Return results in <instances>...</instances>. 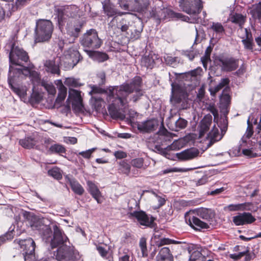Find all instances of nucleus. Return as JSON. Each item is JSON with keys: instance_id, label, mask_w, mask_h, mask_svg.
I'll list each match as a JSON object with an SVG mask.
<instances>
[{"instance_id": "412c9836", "label": "nucleus", "mask_w": 261, "mask_h": 261, "mask_svg": "<svg viewBox=\"0 0 261 261\" xmlns=\"http://www.w3.org/2000/svg\"><path fill=\"white\" fill-rule=\"evenodd\" d=\"M66 181L71 187L72 190L79 195H82L85 190L81 185L74 178L71 176H66Z\"/></svg>"}, {"instance_id": "c85d7f7f", "label": "nucleus", "mask_w": 261, "mask_h": 261, "mask_svg": "<svg viewBox=\"0 0 261 261\" xmlns=\"http://www.w3.org/2000/svg\"><path fill=\"white\" fill-rule=\"evenodd\" d=\"M130 170L131 166L126 160H122L118 163V172L119 173L128 176Z\"/></svg>"}, {"instance_id": "774afa93", "label": "nucleus", "mask_w": 261, "mask_h": 261, "mask_svg": "<svg viewBox=\"0 0 261 261\" xmlns=\"http://www.w3.org/2000/svg\"><path fill=\"white\" fill-rule=\"evenodd\" d=\"M222 88L219 84L214 87L210 88L209 91L212 95L214 96L215 94L220 91Z\"/></svg>"}, {"instance_id": "b1692460", "label": "nucleus", "mask_w": 261, "mask_h": 261, "mask_svg": "<svg viewBox=\"0 0 261 261\" xmlns=\"http://www.w3.org/2000/svg\"><path fill=\"white\" fill-rule=\"evenodd\" d=\"M222 138V136L219 134L218 129L214 126L206 137V140L208 141L207 145L208 146L212 145L216 142L220 140Z\"/></svg>"}, {"instance_id": "dca6fc26", "label": "nucleus", "mask_w": 261, "mask_h": 261, "mask_svg": "<svg viewBox=\"0 0 261 261\" xmlns=\"http://www.w3.org/2000/svg\"><path fill=\"white\" fill-rule=\"evenodd\" d=\"M199 150L195 148H191L176 153L177 158L182 161L192 160L198 156Z\"/></svg>"}, {"instance_id": "8fccbe9b", "label": "nucleus", "mask_w": 261, "mask_h": 261, "mask_svg": "<svg viewBox=\"0 0 261 261\" xmlns=\"http://www.w3.org/2000/svg\"><path fill=\"white\" fill-rule=\"evenodd\" d=\"M139 246L141 249L142 256L145 257L147 256V249L146 247V240L145 238H142L140 239Z\"/></svg>"}, {"instance_id": "4c0bfd02", "label": "nucleus", "mask_w": 261, "mask_h": 261, "mask_svg": "<svg viewBox=\"0 0 261 261\" xmlns=\"http://www.w3.org/2000/svg\"><path fill=\"white\" fill-rule=\"evenodd\" d=\"M149 5V0H136V11L140 12L146 10Z\"/></svg>"}, {"instance_id": "0eeeda50", "label": "nucleus", "mask_w": 261, "mask_h": 261, "mask_svg": "<svg viewBox=\"0 0 261 261\" xmlns=\"http://www.w3.org/2000/svg\"><path fill=\"white\" fill-rule=\"evenodd\" d=\"M80 9L75 5L67 6L58 10V21L63 22L65 19V16L68 17H75L80 16Z\"/></svg>"}, {"instance_id": "0e129e2a", "label": "nucleus", "mask_w": 261, "mask_h": 261, "mask_svg": "<svg viewBox=\"0 0 261 261\" xmlns=\"http://www.w3.org/2000/svg\"><path fill=\"white\" fill-rule=\"evenodd\" d=\"M175 241L172 240L171 239H168V238H163L161 239L160 243L159 244V246H162L166 244H170L175 243Z\"/></svg>"}, {"instance_id": "bb28decb", "label": "nucleus", "mask_w": 261, "mask_h": 261, "mask_svg": "<svg viewBox=\"0 0 261 261\" xmlns=\"http://www.w3.org/2000/svg\"><path fill=\"white\" fill-rule=\"evenodd\" d=\"M87 184L89 193L98 203H100L101 201L99 200V197L101 196V192L97 186L94 182L90 180L87 181Z\"/></svg>"}, {"instance_id": "9b49d317", "label": "nucleus", "mask_w": 261, "mask_h": 261, "mask_svg": "<svg viewBox=\"0 0 261 261\" xmlns=\"http://www.w3.org/2000/svg\"><path fill=\"white\" fill-rule=\"evenodd\" d=\"M69 98L72 100V108L75 110L80 111L82 110L83 105L80 91L70 89L69 91Z\"/></svg>"}, {"instance_id": "7c9ffc66", "label": "nucleus", "mask_w": 261, "mask_h": 261, "mask_svg": "<svg viewBox=\"0 0 261 261\" xmlns=\"http://www.w3.org/2000/svg\"><path fill=\"white\" fill-rule=\"evenodd\" d=\"M86 51L91 58L99 62L105 61L108 58V55L103 53L93 50H87Z\"/></svg>"}, {"instance_id": "09e8293b", "label": "nucleus", "mask_w": 261, "mask_h": 261, "mask_svg": "<svg viewBox=\"0 0 261 261\" xmlns=\"http://www.w3.org/2000/svg\"><path fill=\"white\" fill-rule=\"evenodd\" d=\"M107 91L103 88L98 87L97 86H91V90L89 92V94L94 96L95 94H102L106 93Z\"/></svg>"}, {"instance_id": "ddd939ff", "label": "nucleus", "mask_w": 261, "mask_h": 261, "mask_svg": "<svg viewBox=\"0 0 261 261\" xmlns=\"http://www.w3.org/2000/svg\"><path fill=\"white\" fill-rule=\"evenodd\" d=\"M255 221V218L249 213H240L232 218V221L237 226L251 224Z\"/></svg>"}, {"instance_id": "cd10ccee", "label": "nucleus", "mask_w": 261, "mask_h": 261, "mask_svg": "<svg viewBox=\"0 0 261 261\" xmlns=\"http://www.w3.org/2000/svg\"><path fill=\"white\" fill-rule=\"evenodd\" d=\"M82 28V24L81 23L77 24L70 23L67 24L66 30L69 35L77 38L81 32Z\"/></svg>"}, {"instance_id": "052dcab7", "label": "nucleus", "mask_w": 261, "mask_h": 261, "mask_svg": "<svg viewBox=\"0 0 261 261\" xmlns=\"http://www.w3.org/2000/svg\"><path fill=\"white\" fill-rule=\"evenodd\" d=\"M142 26L140 25V27L138 30H134V32L132 30L131 37L134 39H137L140 37L141 32L142 31Z\"/></svg>"}, {"instance_id": "4d7b16f0", "label": "nucleus", "mask_w": 261, "mask_h": 261, "mask_svg": "<svg viewBox=\"0 0 261 261\" xmlns=\"http://www.w3.org/2000/svg\"><path fill=\"white\" fill-rule=\"evenodd\" d=\"M225 211L233 212V211H240V203L236 204H229L224 207Z\"/></svg>"}, {"instance_id": "f3484780", "label": "nucleus", "mask_w": 261, "mask_h": 261, "mask_svg": "<svg viewBox=\"0 0 261 261\" xmlns=\"http://www.w3.org/2000/svg\"><path fill=\"white\" fill-rule=\"evenodd\" d=\"M156 16L160 20H165L168 18H177L183 19L184 16L180 13H176L168 8H163L157 12Z\"/></svg>"}, {"instance_id": "c9c22d12", "label": "nucleus", "mask_w": 261, "mask_h": 261, "mask_svg": "<svg viewBox=\"0 0 261 261\" xmlns=\"http://www.w3.org/2000/svg\"><path fill=\"white\" fill-rule=\"evenodd\" d=\"M19 144L24 148L30 149L36 144V141L31 137H26L19 140Z\"/></svg>"}, {"instance_id": "f704fd0d", "label": "nucleus", "mask_w": 261, "mask_h": 261, "mask_svg": "<svg viewBox=\"0 0 261 261\" xmlns=\"http://www.w3.org/2000/svg\"><path fill=\"white\" fill-rule=\"evenodd\" d=\"M23 214L24 218L33 221L32 224H31L32 227L40 229V228H38L39 226L41 227V221L40 220L30 212H25Z\"/></svg>"}, {"instance_id": "ea45409f", "label": "nucleus", "mask_w": 261, "mask_h": 261, "mask_svg": "<svg viewBox=\"0 0 261 261\" xmlns=\"http://www.w3.org/2000/svg\"><path fill=\"white\" fill-rule=\"evenodd\" d=\"M64 83L66 86L69 87V89H71V87H78L82 85L79 79L73 77L66 78Z\"/></svg>"}, {"instance_id": "49530a36", "label": "nucleus", "mask_w": 261, "mask_h": 261, "mask_svg": "<svg viewBox=\"0 0 261 261\" xmlns=\"http://www.w3.org/2000/svg\"><path fill=\"white\" fill-rule=\"evenodd\" d=\"M141 64L147 68H152L154 64V60L150 56H145L142 59Z\"/></svg>"}, {"instance_id": "2f4dec72", "label": "nucleus", "mask_w": 261, "mask_h": 261, "mask_svg": "<svg viewBox=\"0 0 261 261\" xmlns=\"http://www.w3.org/2000/svg\"><path fill=\"white\" fill-rule=\"evenodd\" d=\"M102 6L105 13L108 16H113L116 14H120V13L115 9L114 6L110 3L109 1L107 3V0L102 3Z\"/></svg>"}, {"instance_id": "a878e982", "label": "nucleus", "mask_w": 261, "mask_h": 261, "mask_svg": "<svg viewBox=\"0 0 261 261\" xmlns=\"http://www.w3.org/2000/svg\"><path fill=\"white\" fill-rule=\"evenodd\" d=\"M222 68L226 71H232L235 70L239 66L238 60L233 59L220 60Z\"/></svg>"}, {"instance_id": "a19ab883", "label": "nucleus", "mask_w": 261, "mask_h": 261, "mask_svg": "<svg viewBox=\"0 0 261 261\" xmlns=\"http://www.w3.org/2000/svg\"><path fill=\"white\" fill-rule=\"evenodd\" d=\"M210 29L219 35H222L225 31L224 27L219 22H212L211 24Z\"/></svg>"}, {"instance_id": "79ce46f5", "label": "nucleus", "mask_w": 261, "mask_h": 261, "mask_svg": "<svg viewBox=\"0 0 261 261\" xmlns=\"http://www.w3.org/2000/svg\"><path fill=\"white\" fill-rule=\"evenodd\" d=\"M34 252H31V253H26L23 254V253H20L18 255L19 261H36ZM46 261V260H43Z\"/></svg>"}, {"instance_id": "a211bd4d", "label": "nucleus", "mask_w": 261, "mask_h": 261, "mask_svg": "<svg viewBox=\"0 0 261 261\" xmlns=\"http://www.w3.org/2000/svg\"><path fill=\"white\" fill-rule=\"evenodd\" d=\"M180 7L182 10L189 14H196L199 13L202 9V5L200 3L197 2L195 6L192 5L190 6L187 2L184 0H180Z\"/></svg>"}, {"instance_id": "680f3d73", "label": "nucleus", "mask_w": 261, "mask_h": 261, "mask_svg": "<svg viewBox=\"0 0 261 261\" xmlns=\"http://www.w3.org/2000/svg\"><path fill=\"white\" fill-rule=\"evenodd\" d=\"M249 252L248 250H247L245 251L240 252L238 254H231L229 255L230 258L235 259L238 260L242 258L243 256H244L246 253Z\"/></svg>"}, {"instance_id": "f257e3e1", "label": "nucleus", "mask_w": 261, "mask_h": 261, "mask_svg": "<svg viewBox=\"0 0 261 261\" xmlns=\"http://www.w3.org/2000/svg\"><path fill=\"white\" fill-rule=\"evenodd\" d=\"M141 84V79L136 76L129 83H123L110 89L109 98L111 100L112 98H115L122 106H126L130 101L136 102L143 95Z\"/></svg>"}, {"instance_id": "6e6d98bb", "label": "nucleus", "mask_w": 261, "mask_h": 261, "mask_svg": "<svg viewBox=\"0 0 261 261\" xmlns=\"http://www.w3.org/2000/svg\"><path fill=\"white\" fill-rule=\"evenodd\" d=\"M32 84L35 85L40 82V78L38 73L35 71H33L30 76Z\"/></svg>"}, {"instance_id": "393cba45", "label": "nucleus", "mask_w": 261, "mask_h": 261, "mask_svg": "<svg viewBox=\"0 0 261 261\" xmlns=\"http://www.w3.org/2000/svg\"><path fill=\"white\" fill-rule=\"evenodd\" d=\"M55 84L57 85L59 90V93L56 100V102L60 103L65 99L66 96L67 89L63 85L62 81L60 80H57L55 82Z\"/></svg>"}, {"instance_id": "69168bd1", "label": "nucleus", "mask_w": 261, "mask_h": 261, "mask_svg": "<svg viewBox=\"0 0 261 261\" xmlns=\"http://www.w3.org/2000/svg\"><path fill=\"white\" fill-rule=\"evenodd\" d=\"M114 156L118 159H124L127 156V154L122 151H117L114 153Z\"/></svg>"}, {"instance_id": "c03bdc74", "label": "nucleus", "mask_w": 261, "mask_h": 261, "mask_svg": "<svg viewBox=\"0 0 261 261\" xmlns=\"http://www.w3.org/2000/svg\"><path fill=\"white\" fill-rule=\"evenodd\" d=\"M48 175L52 176L56 179H60L62 178V175L60 169L58 167H54L48 170Z\"/></svg>"}, {"instance_id": "1a4fd4ad", "label": "nucleus", "mask_w": 261, "mask_h": 261, "mask_svg": "<svg viewBox=\"0 0 261 261\" xmlns=\"http://www.w3.org/2000/svg\"><path fill=\"white\" fill-rule=\"evenodd\" d=\"M129 218L135 217L142 225L150 226L153 222L154 219L149 217L143 211H135L128 213Z\"/></svg>"}, {"instance_id": "c756f323", "label": "nucleus", "mask_w": 261, "mask_h": 261, "mask_svg": "<svg viewBox=\"0 0 261 261\" xmlns=\"http://www.w3.org/2000/svg\"><path fill=\"white\" fill-rule=\"evenodd\" d=\"M135 1L119 0L118 2L122 9L128 11H136Z\"/></svg>"}, {"instance_id": "39448f33", "label": "nucleus", "mask_w": 261, "mask_h": 261, "mask_svg": "<svg viewBox=\"0 0 261 261\" xmlns=\"http://www.w3.org/2000/svg\"><path fill=\"white\" fill-rule=\"evenodd\" d=\"M81 44L86 47L97 49L102 44L101 40L98 37L95 30L90 29L87 31L81 38Z\"/></svg>"}, {"instance_id": "5fc2aeb1", "label": "nucleus", "mask_w": 261, "mask_h": 261, "mask_svg": "<svg viewBox=\"0 0 261 261\" xmlns=\"http://www.w3.org/2000/svg\"><path fill=\"white\" fill-rule=\"evenodd\" d=\"M240 211H252L254 208L253 204L251 202H245L240 203Z\"/></svg>"}, {"instance_id": "2eb2a0df", "label": "nucleus", "mask_w": 261, "mask_h": 261, "mask_svg": "<svg viewBox=\"0 0 261 261\" xmlns=\"http://www.w3.org/2000/svg\"><path fill=\"white\" fill-rule=\"evenodd\" d=\"M186 221L189 225L195 229L207 228L208 225L206 222L201 221L194 216H190L188 213L185 215Z\"/></svg>"}, {"instance_id": "423d86ee", "label": "nucleus", "mask_w": 261, "mask_h": 261, "mask_svg": "<svg viewBox=\"0 0 261 261\" xmlns=\"http://www.w3.org/2000/svg\"><path fill=\"white\" fill-rule=\"evenodd\" d=\"M27 53L22 48L13 45L9 53V60L13 65L22 66L23 62H27L29 60Z\"/></svg>"}, {"instance_id": "4468645a", "label": "nucleus", "mask_w": 261, "mask_h": 261, "mask_svg": "<svg viewBox=\"0 0 261 261\" xmlns=\"http://www.w3.org/2000/svg\"><path fill=\"white\" fill-rule=\"evenodd\" d=\"M17 243L18 244L19 248L21 249L20 253L25 254L34 252L35 243L32 238H29L27 239L17 241Z\"/></svg>"}, {"instance_id": "72a5a7b5", "label": "nucleus", "mask_w": 261, "mask_h": 261, "mask_svg": "<svg viewBox=\"0 0 261 261\" xmlns=\"http://www.w3.org/2000/svg\"><path fill=\"white\" fill-rule=\"evenodd\" d=\"M108 110L113 118H119L122 120L125 118L124 114L118 110L114 103L109 106Z\"/></svg>"}, {"instance_id": "864d4df0", "label": "nucleus", "mask_w": 261, "mask_h": 261, "mask_svg": "<svg viewBox=\"0 0 261 261\" xmlns=\"http://www.w3.org/2000/svg\"><path fill=\"white\" fill-rule=\"evenodd\" d=\"M92 98L94 100V105L96 110L97 111L99 110L100 108L102 107V104L103 103V101L102 100V98L100 97H97L96 96H93Z\"/></svg>"}, {"instance_id": "6e6552de", "label": "nucleus", "mask_w": 261, "mask_h": 261, "mask_svg": "<svg viewBox=\"0 0 261 261\" xmlns=\"http://www.w3.org/2000/svg\"><path fill=\"white\" fill-rule=\"evenodd\" d=\"M110 31L112 30L114 34L125 32L128 29L129 22L125 19H118L114 17L109 23Z\"/></svg>"}, {"instance_id": "e2e57ef3", "label": "nucleus", "mask_w": 261, "mask_h": 261, "mask_svg": "<svg viewBox=\"0 0 261 261\" xmlns=\"http://www.w3.org/2000/svg\"><path fill=\"white\" fill-rule=\"evenodd\" d=\"M152 193L155 195V196L156 197V198L158 200V206H157L158 208L160 207L165 204L166 200L164 198H163V197L158 195L154 192H152Z\"/></svg>"}, {"instance_id": "6ab92c4d", "label": "nucleus", "mask_w": 261, "mask_h": 261, "mask_svg": "<svg viewBox=\"0 0 261 261\" xmlns=\"http://www.w3.org/2000/svg\"><path fill=\"white\" fill-rule=\"evenodd\" d=\"M212 122V116L206 115L200 121L199 126V138H201L208 131Z\"/></svg>"}, {"instance_id": "a18cd8bd", "label": "nucleus", "mask_w": 261, "mask_h": 261, "mask_svg": "<svg viewBox=\"0 0 261 261\" xmlns=\"http://www.w3.org/2000/svg\"><path fill=\"white\" fill-rule=\"evenodd\" d=\"M49 151L52 153H63L65 152L66 149L62 145L56 144L50 147Z\"/></svg>"}, {"instance_id": "f8f14e48", "label": "nucleus", "mask_w": 261, "mask_h": 261, "mask_svg": "<svg viewBox=\"0 0 261 261\" xmlns=\"http://www.w3.org/2000/svg\"><path fill=\"white\" fill-rule=\"evenodd\" d=\"M60 59L59 57L46 60L44 63L45 71L52 74L59 75L60 73Z\"/></svg>"}, {"instance_id": "20e7f679", "label": "nucleus", "mask_w": 261, "mask_h": 261, "mask_svg": "<svg viewBox=\"0 0 261 261\" xmlns=\"http://www.w3.org/2000/svg\"><path fill=\"white\" fill-rule=\"evenodd\" d=\"M54 30L52 22L46 19H40L36 22L35 29V41L43 42L48 41L51 37Z\"/></svg>"}, {"instance_id": "473e14b6", "label": "nucleus", "mask_w": 261, "mask_h": 261, "mask_svg": "<svg viewBox=\"0 0 261 261\" xmlns=\"http://www.w3.org/2000/svg\"><path fill=\"white\" fill-rule=\"evenodd\" d=\"M180 144L178 141L176 140L173 142L170 145H169L165 149H162L160 147H156V148L158 151L160 152L161 154L167 157L168 153L167 151L174 150L180 149Z\"/></svg>"}, {"instance_id": "4be33fe9", "label": "nucleus", "mask_w": 261, "mask_h": 261, "mask_svg": "<svg viewBox=\"0 0 261 261\" xmlns=\"http://www.w3.org/2000/svg\"><path fill=\"white\" fill-rule=\"evenodd\" d=\"M158 126L157 122L154 120H149L139 123L138 128L143 132H150L154 130Z\"/></svg>"}, {"instance_id": "7ed1b4c3", "label": "nucleus", "mask_w": 261, "mask_h": 261, "mask_svg": "<svg viewBox=\"0 0 261 261\" xmlns=\"http://www.w3.org/2000/svg\"><path fill=\"white\" fill-rule=\"evenodd\" d=\"M32 71L28 67L14 68L12 65L10 66L8 78L9 86L12 90L21 98L25 97L28 89L26 86H20L19 83L22 79L23 76H30Z\"/></svg>"}, {"instance_id": "e433bc0d", "label": "nucleus", "mask_w": 261, "mask_h": 261, "mask_svg": "<svg viewBox=\"0 0 261 261\" xmlns=\"http://www.w3.org/2000/svg\"><path fill=\"white\" fill-rule=\"evenodd\" d=\"M172 256L170 253V251L168 247H163L159 251L156 256L157 261H163V259L168 258Z\"/></svg>"}, {"instance_id": "58836bf2", "label": "nucleus", "mask_w": 261, "mask_h": 261, "mask_svg": "<svg viewBox=\"0 0 261 261\" xmlns=\"http://www.w3.org/2000/svg\"><path fill=\"white\" fill-rule=\"evenodd\" d=\"M144 161L143 158H138L133 159L130 163L133 167L138 169H143L145 170L146 168V166L144 165Z\"/></svg>"}, {"instance_id": "37998d69", "label": "nucleus", "mask_w": 261, "mask_h": 261, "mask_svg": "<svg viewBox=\"0 0 261 261\" xmlns=\"http://www.w3.org/2000/svg\"><path fill=\"white\" fill-rule=\"evenodd\" d=\"M245 31L246 33V38L245 39L242 40V42L246 49L252 50L253 49V40L252 38H249V35L248 34L247 29H245Z\"/></svg>"}, {"instance_id": "3c124183", "label": "nucleus", "mask_w": 261, "mask_h": 261, "mask_svg": "<svg viewBox=\"0 0 261 261\" xmlns=\"http://www.w3.org/2000/svg\"><path fill=\"white\" fill-rule=\"evenodd\" d=\"M42 85L49 94L52 95H55L56 94V90L55 87L53 84L47 83H43Z\"/></svg>"}, {"instance_id": "aec40b11", "label": "nucleus", "mask_w": 261, "mask_h": 261, "mask_svg": "<svg viewBox=\"0 0 261 261\" xmlns=\"http://www.w3.org/2000/svg\"><path fill=\"white\" fill-rule=\"evenodd\" d=\"M170 122H168L167 125L170 129L176 132L185 128L188 123L187 120L181 118H179L177 120H175L172 117L170 118Z\"/></svg>"}, {"instance_id": "bf43d9fd", "label": "nucleus", "mask_w": 261, "mask_h": 261, "mask_svg": "<svg viewBox=\"0 0 261 261\" xmlns=\"http://www.w3.org/2000/svg\"><path fill=\"white\" fill-rule=\"evenodd\" d=\"M95 150V148H93L90 149H88L85 151H82L79 152V154L81 155L85 159H90L92 153Z\"/></svg>"}, {"instance_id": "13d9d810", "label": "nucleus", "mask_w": 261, "mask_h": 261, "mask_svg": "<svg viewBox=\"0 0 261 261\" xmlns=\"http://www.w3.org/2000/svg\"><path fill=\"white\" fill-rule=\"evenodd\" d=\"M43 230V235L44 238L47 240L49 238L51 237L52 231L50 228H49L48 226H43V227L41 228Z\"/></svg>"}, {"instance_id": "f03ea898", "label": "nucleus", "mask_w": 261, "mask_h": 261, "mask_svg": "<svg viewBox=\"0 0 261 261\" xmlns=\"http://www.w3.org/2000/svg\"><path fill=\"white\" fill-rule=\"evenodd\" d=\"M54 230V237L51 240L50 245L52 248L56 247L59 245L61 246L58 249L56 255V259L58 261H64L70 259L72 257L73 253V248L66 244L68 240L67 237L62 233L61 230L55 224L53 226Z\"/></svg>"}, {"instance_id": "603ef678", "label": "nucleus", "mask_w": 261, "mask_h": 261, "mask_svg": "<svg viewBox=\"0 0 261 261\" xmlns=\"http://www.w3.org/2000/svg\"><path fill=\"white\" fill-rule=\"evenodd\" d=\"M252 13L254 17H257L259 20H261V4H257L253 9L252 10Z\"/></svg>"}, {"instance_id": "338daca9", "label": "nucleus", "mask_w": 261, "mask_h": 261, "mask_svg": "<svg viewBox=\"0 0 261 261\" xmlns=\"http://www.w3.org/2000/svg\"><path fill=\"white\" fill-rule=\"evenodd\" d=\"M243 153L244 155L248 156L251 158L256 157L257 156L256 153H254L250 149H244L243 150Z\"/></svg>"}, {"instance_id": "9d476101", "label": "nucleus", "mask_w": 261, "mask_h": 261, "mask_svg": "<svg viewBox=\"0 0 261 261\" xmlns=\"http://www.w3.org/2000/svg\"><path fill=\"white\" fill-rule=\"evenodd\" d=\"M80 57L79 52L73 48H69L64 53L65 59L69 68H73L80 60Z\"/></svg>"}, {"instance_id": "5701e85b", "label": "nucleus", "mask_w": 261, "mask_h": 261, "mask_svg": "<svg viewBox=\"0 0 261 261\" xmlns=\"http://www.w3.org/2000/svg\"><path fill=\"white\" fill-rule=\"evenodd\" d=\"M195 212L198 217L207 221H210L215 216V213L212 210L206 208H198L195 210Z\"/></svg>"}, {"instance_id": "de8ad7c7", "label": "nucleus", "mask_w": 261, "mask_h": 261, "mask_svg": "<svg viewBox=\"0 0 261 261\" xmlns=\"http://www.w3.org/2000/svg\"><path fill=\"white\" fill-rule=\"evenodd\" d=\"M231 21L241 26L245 22V17L241 14H236L231 17Z\"/></svg>"}]
</instances>
